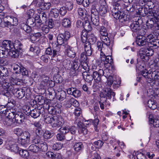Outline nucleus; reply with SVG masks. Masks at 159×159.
Listing matches in <instances>:
<instances>
[{"mask_svg": "<svg viewBox=\"0 0 159 159\" xmlns=\"http://www.w3.org/2000/svg\"><path fill=\"white\" fill-rule=\"evenodd\" d=\"M152 72L151 78L152 79L151 82L149 84L151 86H158L159 85V71H156L154 69V70H152L151 71Z\"/></svg>", "mask_w": 159, "mask_h": 159, "instance_id": "10", "label": "nucleus"}, {"mask_svg": "<svg viewBox=\"0 0 159 159\" xmlns=\"http://www.w3.org/2000/svg\"><path fill=\"white\" fill-rule=\"evenodd\" d=\"M18 153L20 155L24 158L27 159L29 157V153L26 150L21 149L19 150Z\"/></svg>", "mask_w": 159, "mask_h": 159, "instance_id": "50", "label": "nucleus"}, {"mask_svg": "<svg viewBox=\"0 0 159 159\" xmlns=\"http://www.w3.org/2000/svg\"><path fill=\"white\" fill-rule=\"evenodd\" d=\"M25 118L24 113L16 108L15 119L16 122L17 123L21 124L24 122Z\"/></svg>", "mask_w": 159, "mask_h": 159, "instance_id": "16", "label": "nucleus"}, {"mask_svg": "<svg viewBox=\"0 0 159 159\" xmlns=\"http://www.w3.org/2000/svg\"><path fill=\"white\" fill-rule=\"evenodd\" d=\"M98 8L99 5L97 3H95L92 5L91 10V15L98 16L99 11L98 10Z\"/></svg>", "mask_w": 159, "mask_h": 159, "instance_id": "27", "label": "nucleus"}, {"mask_svg": "<svg viewBox=\"0 0 159 159\" xmlns=\"http://www.w3.org/2000/svg\"><path fill=\"white\" fill-rule=\"evenodd\" d=\"M137 14L141 16H144L146 15L149 16H156L157 19H159V9L157 10L154 9L148 11L147 8L145 7H140L139 8L138 11H136Z\"/></svg>", "mask_w": 159, "mask_h": 159, "instance_id": "5", "label": "nucleus"}, {"mask_svg": "<svg viewBox=\"0 0 159 159\" xmlns=\"http://www.w3.org/2000/svg\"><path fill=\"white\" fill-rule=\"evenodd\" d=\"M88 41H87L88 42H89L90 44H93L94 43L97 41V38L93 34H91L89 35L88 37Z\"/></svg>", "mask_w": 159, "mask_h": 159, "instance_id": "52", "label": "nucleus"}, {"mask_svg": "<svg viewBox=\"0 0 159 159\" xmlns=\"http://www.w3.org/2000/svg\"><path fill=\"white\" fill-rule=\"evenodd\" d=\"M15 92V94L19 99L22 98L25 95V92L22 89H17Z\"/></svg>", "mask_w": 159, "mask_h": 159, "instance_id": "33", "label": "nucleus"}, {"mask_svg": "<svg viewBox=\"0 0 159 159\" xmlns=\"http://www.w3.org/2000/svg\"><path fill=\"white\" fill-rule=\"evenodd\" d=\"M91 20L93 25L96 26H98L99 25V15H91Z\"/></svg>", "mask_w": 159, "mask_h": 159, "instance_id": "47", "label": "nucleus"}, {"mask_svg": "<svg viewBox=\"0 0 159 159\" xmlns=\"http://www.w3.org/2000/svg\"><path fill=\"white\" fill-rule=\"evenodd\" d=\"M80 74H83L84 72H87L89 70V67L88 65V62H83L80 63Z\"/></svg>", "mask_w": 159, "mask_h": 159, "instance_id": "23", "label": "nucleus"}, {"mask_svg": "<svg viewBox=\"0 0 159 159\" xmlns=\"http://www.w3.org/2000/svg\"><path fill=\"white\" fill-rule=\"evenodd\" d=\"M119 7L116 8V7H114L111 10V13L112 15L114 17L116 20H118L120 18V13L123 12V11H120L119 10Z\"/></svg>", "mask_w": 159, "mask_h": 159, "instance_id": "24", "label": "nucleus"}, {"mask_svg": "<svg viewBox=\"0 0 159 159\" xmlns=\"http://www.w3.org/2000/svg\"><path fill=\"white\" fill-rule=\"evenodd\" d=\"M137 37L136 43L139 46H144V48H141L139 56L143 61L146 62L148 60L149 57L152 56L153 54L152 48L154 45L150 42L148 43L146 40V37L144 35L138 34Z\"/></svg>", "mask_w": 159, "mask_h": 159, "instance_id": "1", "label": "nucleus"}, {"mask_svg": "<svg viewBox=\"0 0 159 159\" xmlns=\"http://www.w3.org/2000/svg\"><path fill=\"white\" fill-rule=\"evenodd\" d=\"M103 143H104L102 140H98L94 142L93 145L98 148L100 149L102 148Z\"/></svg>", "mask_w": 159, "mask_h": 159, "instance_id": "60", "label": "nucleus"}, {"mask_svg": "<svg viewBox=\"0 0 159 159\" xmlns=\"http://www.w3.org/2000/svg\"><path fill=\"white\" fill-rule=\"evenodd\" d=\"M20 28L28 34H30L32 31L31 26L25 23L20 24Z\"/></svg>", "mask_w": 159, "mask_h": 159, "instance_id": "26", "label": "nucleus"}, {"mask_svg": "<svg viewBox=\"0 0 159 159\" xmlns=\"http://www.w3.org/2000/svg\"><path fill=\"white\" fill-rule=\"evenodd\" d=\"M65 120L64 119L61 117L59 118H54L51 124L52 127L55 129H57L60 127L65 126L64 125Z\"/></svg>", "mask_w": 159, "mask_h": 159, "instance_id": "11", "label": "nucleus"}, {"mask_svg": "<svg viewBox=\"0 0 159 159\" xmlns=\"http://www.w3.org/2000/svg\"><path fill=\"white\" fill-rule=\"evenodd\" d=\"M122 2V0H116L115 1L114 0L112 3L113 6L114 7H117L120 8V9H121V6L125 5L124 4L121 2Z\"/></svg>", "mask_w": 159, "mask_h": 159, "instance_id": "62", "label": "nucleus"}, {"mask_svg": "<svg viewBox=\"0 0 159 159\" xmlns=\"http://www.w3.org/2000/svg\"><path fill=\"white\" fill-rule=\"evenodd\" d=\"M146 37V40H147V42L148 43L149 42H150V43L154 45L153 46V47L154 46H157V44L155 43L154 40L155 39L153 38L154 37L152 34H149L147 35V36Z\"/></svg>", "mask_w": 159, "mask_h": 159, "instance_id": "42", "label": "nucleus"}, {"mask_svg": "<svg viewBox=\"0 0 159 159\" xmlns=\"http://www.w3.org/2000/svg\"><path fill=\"white\" fill-rule=\"evenodd\" d=\"M97 29L99 31V36L102 41L103 42L105 45H106L107 47H108L111 49L113 44L112 43L111 44L110 39L108 37V34L106 28L103 26H100L99 30L98 28Z\"/></svg>", "mask_w": 159, "mask_h": 159, "instance_id": "4", "label": "nucleus"}, {"mask_svg": "<svg viewBox=\"0 0 159 159\" xmlns=\"http://www.w3.org/2000/svg\"><path fill=\"white\" fill-rule=\"evenodd\" d=\"M33 12H31V14L30 15V17L28 18L26 21V23L29 25H30L32 26L35 25V21L34 17L31 16L34 14V11L32 10Z\"/></svg>", "mask_w": 159, "mask_h": 159, "instance_id": "36", "label": "nucleus"}, {"mask_svg": "<svg viewBox=\"0 0 159 159\" xmlns=\"http://www.w3.org/2000/svg\"><path fill=\"white\" fill-rule=\"evenodd\" d=\"M152 72H150L149 73V71L146 69H144V70H143L141 72V75L143 79H145L146 81L148 83H150L152 81V78H151L152 76V74L151 73Z\"/></svg>", "mask_w": 159, "mask_h": 159, "instance_id": "20", "label": "nucleus"}, {"mask_svg": "<svg viewBox=\"0 0 159 159\" xmlns=\"http://www.w3.org/2000/svg\"><path fill=\"white\" fill-rule=\"evenodd\" d=\"M8 51L3 48H0V57L2 56L3 58H7L8 56Z\"/></svg>", "mask_w": 159, "mask_h": 159, "instance_id": "59", "label": "nucleus"}, {"mask_svg": "<svg viewBox=\"0 0 159 159\" xmlns=\"http://www.w3.org/2000/svg\"><path fill=\"white\" fill-rule=\"evenodd\" d=\"M111 71H110L109 69L107 68L104 70V76L107 79V84L106 87H111V83L112 82V80L113 76L111 75Z\"/></svg>", "mask_w": 159, "mask_h": 159, "instance_id": "15", "label": "nucleus"}, {"mask_svg": "<svg viewBox=\"0 0 159 159\" xmlns=\"http://www.w3.org/2000/svg\"><path fill=\"white\" fill-rule=\"evenodd\" d=\"M3 84L2 86L4 89H8L9 91H11L13 89V87L11 85L10 83L7 82L6 80H2Z\"/></svg>", "mask_w": 159, "mask_h": 159, "instance_id": "44", "label": "nucleus"}, {"mask_svg": "<svg viewBox=\"0 0 159 159\" xmlns=\"http://www.w3.org/2000/svg\"><path fill=\"white\" fill-rule=\"evenodd\" d=\"M29 139H26L23 138L18 139V143L19 144L24 147H27L29 144Z\"/></svg>", "mask_w": 159, "mask_h": 159, "instance_id": "34", "label": "nucleus"}, {"mask_svg": "<svg viewBox=\"0 0 159 159\" xmlns=\"http://www.w3.org/2000/svg\"><path fill=\"white\" fill-rule=\"evenodd\" d=\"M35 102H38L39 105H42L44 102V98L41 95L36 96L35 98Z\"/></svg>", "mask_w": 159, "mask_h": 159, "instance_id": "49", "label": "nucleus"}, {"mask_svg": "<svg viewBox=\"0 0 159 159\" xmlns=\"http://www.w3.org/2000/svg\"><path fill=\"white\" fill-rule=\"evenodd\" d=\"M48 110L49 113L52 115H55L56 114V111L55 108L52 106H49L46 109Z\"/></svg>", "mask_w": 159, "mask_h": 159, "instance_id": "58", "label": "nucleus"}, {"mask_svg": "<svg viewBox=\"0 0 159 159\" xmlns=\"http://www.w3.org/2000/svg\"><path fill=\"white\" fill-rule=\"evenodd\" d=\"M70 37V34L68 31H65L63 34H59L57 37V43L62 45L66 42Z\"/></svg>", "mask_w": 159, "mask_h": 159, "instance_id": "8", "label": "nucleus"}, {"mask_svg": "<svg viewBox=\"0 0 159 159\" xmlns=\"http://www.w3.org/2000/svg\"><path fill=\"white\" fill-rule=\"evenodd\" d=\"M16 108H15L11 109L10 111H8L7 116H7V117L9 118V119H11L12 120H13V119H15V115L16 114Z\"/></svg>", "mask_w": 159, "mask_h": 159, "instance_id": "35", "label": "nucleus"}, {"mask_svg": "<svg viewBox=\"0 0 159 159\" xmlns=\"http://www.w3.org/2000/svg\"><path fill=\"white\" fill-rule=\"evenodd\" d=\"M8 112V110L6 107L3 106H0V114L5 116H7Z\"/></svg>", "mask_w": 159, "mask_h": 159, "instance_id": "63", "label": "nucleus"}, {"mask_svg": "<svg viewBox=\"0 0 159 159\" xmlns=\"http://www.w3.org/2000/svg\"><path fill=\"white\" fill-rule=\"evenodd\" d=\"M102 41V42L98 41L97 42V47L98 48V50L100 51L101 53L102 52L103 53H104L106 52V47L107 48H109L110 50H111V48L110 49L108 47H107L106 45H105L103 42Z\"/></svg>", "mask_w": 159, "mask_h": 159, "instance_id": "30", "label": "nucleus"}, {"mask_svg": "<svg viewBox=\"0 0 159 159\" xmlns=\"http://www.w3.org/2000/svg\"><path fill=\"white\" fill-rule=\"evenodd\" d=\"M43 131L41 129V128H35L30 131V133H32V135L36 134V136H38L39 137H41L43 136Z\"/></svg>", "mask_w": 159, "mask_h": 159, "instance_id": "28", "label": "nucleus"}, {"mask_svg": "<svg viewBox=\"0 0 159 159\" xmlns=\"http://www.w3.org/2000/svg\"><path fill=\"white\" fill-rule=\"evenodd\" d=\"M85 54L88 56H90L92 53L93 49L91 47V45L88 42L84 43Z\"/></svg>", "mask_w": 159, "mask_h": 159, "instance_id": "22", "label": "nucleus"}, {"mask_svg": "<svg viewBox=\"0 0 159 159\" xmlns=\"http://www.w3.org/2000/svg\"><path fill=\"white\" fill-rule=\"evenodd\" d=\"M23 48V44L20 42H18L14 43L13 48H11L8 51V55H9L12 58H16L18 57L20 53H21Z\"/></svg>", "mask_w": 159, "mask_h": 159, "instance_id": "6", "label": "nucleus"}, {"mask_svg": "<svg viewBox=\"0 0 159 159\" xmlns=\"http://www.w3.org/2000/svg\"><path fill=\"white\" fill-rule=\"evenodd\" d=\"M111 87H105L104 89L103 90L100 94L101 100L102 101L103 103L105 102V105H110V103L107 100H111L112 97H113V101L116 100L115 98L116 93L113 92L111 89Z\"/></svg>", "mask_w": 159, "mask_h": 159, "instance_id": "3", "label": "nucleus"}, {"mask_svg": "<svg viewBox=\"0 0 159 159\" xmlns=\"http://www.w3.org/2000/svg\"><path fill=\"white\" fill-rule=\"evenodd\" d=\"M148 106L151 109H156L157 107V104L154 101V100H149L148 102Z\"/></svg>", "mask_w": 159, "mask_h": 159, "instance_id": "48", "label": "nucleus"}, {"mask_svg": "<svg viewBox=\"0 0 159 159\" xmlns=\"http://www.w3.org/2000/svg\"><path fill=\"white\" fill-rule=\"evenodd\" d=\"M53 135V133L51 132L48 130H46L43 133V137L45 139H49L51 138Z\"/></svg>", "mask_w": 159, "mask_h": 159, "instance_id": "64", "label": "nucleus"}, {"mask_svg": "<svg viewBox=\"0 0 159 159\" xmlns=\"http://www.w3.org/2000/svg\"><path fill=\"white\" fill-rule=\"evenodd\" d=\"M66 54L67 56L70 58H74L75 56L76 53L75 51L72 48L67 45L66 49Z\"/></svg>", "mask_w": 159, "mask_h": 159, "instance_id": "31", "label": "nucleus"}, {"mask_svg": "<svg viewBox=\"0 0 159 159\" xmlns=\"http://www.w3.org/2000/svg\"><path fill=\"white\" fill-rule=\"evenodd\" d=\"M80 62L79 61V59L76 57L73 62L72 69L71 74L73 76H75L80 74Z\"/></svg>", "mask_w": 159, "mask_h": 159, "instance_id": "9", "label": "nucleus"}, {"mask_svg": "<svg viewBox=\"0 0 159 159\" xmlns=\"http://www.w3.org/2000/svg\"><path fill=\"white\" fill-rule=\"evenodd\" d=\"M59 44L52 43V50H53V53L55 54L56 57L58 56L60 54V52L61 49V46Z\"/></svg>", "mask_w": 159, "mask_h": 159, "instance_id": "25", "label": "nucleus"}, {"mask_svg": "<svg viewBox=\"0 0 159 159\" xmlns=\"http://www.w3.org/2000/svg\"><path fill=\"white\" fill-rule=\"evenodd\" d=\"M82 75L85 80L87 82L91 83L93 80V75H90L88 72H84L83 74Z\"/></svg>", "mask_w": 159, "mask_h": 159, "instance_id": "37", "label": "nucleus"}, {"mask_svg": "<svg viewBox=\"0 0 159 159\" xmlns=\"http://www.w3.org/2000/svg\"><path fill=\"white\" fill-rule=\"evenodd\" d=\"M120 18H119V19H118V20H119V21L121 22H123L124 21H126L129 20V16L126 15L123 12H122V13H120Z\"/></svg>", "mask_w": 159, "mask_h": 159, "instance_id": "45", "label": "nucleus"}, {"mask_svg": "<svg viewBox=\"0 0 159 159\" xmlns=\"http://www.w3.org/2000/svg\"><path fill=\"white\" fill-rule=\"evenodd\" d=\"M66 93L64 90H61V91L58 92L57 95V98L60 101H63L66 99Z\"/></svg>", "mask_w": 159, "mask_h": 159, "instance_id": "40", "label": "nucleus"}, {"mask_svg": "<svg viewBox=\"0 0 159 159\" xmlns=\"http://www.w3.org/2000/svg\"><path fill=\"white\" fill-rule=\"evenodd\" d=\"M23 66L21 64H15L13 66L14 72L11 75L10 80L13 85H21L23 80L20 79L21 72Z\"/></svg>", "mask_w": 159, "mask_h": 159, "instance_id": "2", "label": "nucleus"}, {"mask_svg": "<svg viewBox=\"0 0 159 159\" xmlns=\"http://www.w3.org/2000/svg\"><path fill=\"white\" fill-rule=\"evenodd\" d=\"M66 91L68 94L72 95L75 98H78L81 96V93L80 91L76 88H69L67 89Z\"/></svg>", "mask_w": 159, "mask_h": 159, "instance_id": "17", "label": "nucleus"}, {"mask_svg": "<svg viewBox=\"0 0 159 159\" xmlns=\"http://www.w3.org/2000/svg\"><path fill=\"white\" fill-rule=\"evenodd\" d=\"M9 20L12 26H16L18 24V19L16 17L12 16H10Z\"/></svg>", "mask_w": 159, "mask_h": 159, "instance_id": "56", "label": "nucleus"}, {"mask_svg": "<svg viewBox=\"0 0 159 159\" xmlns=\"http://www.w3.org/2000/svg\"><path fill=\"white\" fill-rule=\"evenodd\" d=\"M68 128H65L63 126L61 127L58 130L59 133L57 135V138L58 140L62 141L66 139L65 135L68 131Z\"/></svg>", "mask_w": 159, "mask_h": 159, "instance_id": "14", "label": "nucleus"}, {"mask_svg": "<svg viewBox=\"0 0 159 159\" xmlns=\"http://www.w3.org/2000/svg\"><path fill=\"white\" fill-rule=\"evenodd\" d=\"M87 56H88L84 52H82L80 54V57L79 61L80 62V63L83 62H88L89 59Z\"/></svg>", "mask_w": 159, "mask_h": 159, "instance_id": "54", "label": "nucleus"}, {"mask_svg": "<svg viewBox=\"0 0 159 159\" xmlns=\"http://www.w3.org/2000/svg\"><path fill=\"white\" fill-rule=\"evenodd\" d=\"M14 46L12 42L9 40H4L2 43L0 48H2L9 51L11 48H13Z\"/></svg>", "mask_w": 159, "mask_h": 159, "instance_id": "18", "label": "nucleus"}, {"mask_svg": "<svg viewBox=\"0 0 159 159\" xmlns=\"http://www.w3.org/2000/svg\"><path fill=\"white\" fill-rule=\"evenodd\" d=\"M62 25L64 27L68 28L71 25V22L69 19L65 18L62 20Z\"/></svg>", "mask_w": 159, "mask_h": 159, "instance_id": "46", "label": "nucleus"}, {"mask_svg": "<svg viewBox=\"0 0 159 159\" xmlns=\"http://www.w3.org/2000/svg\"><path fill=\"white\" fill-rule=\"evenodd\" d=\"M100 56L101 61L104 62V66L108 65L107 63H110L113 62L112 57L109 55L106 56L104 53H100Z\"/></svg>", "mask_w": 159, "mask_h": 159, "instance_id": "19", "label": "nucleus"}, {"mask_svg": "<svg viewBox=\"0 0 159 159\" xmlns=\"http://www.w3.org/2000/svg\"><path fill=\"white\" fill-rule=\"evenodd\" d=\"M159 57L155 59L153 61V63L150 65V68H152V70H154V69H158L159 65Z\"/></svg>", "mask_w": 159, "mask_h": 159, "instance_id": "51", "label": "nucleus"}, {"mask_svg": "<svg viewBox=\"0 0 159 159\" xmlns=\"http://www.w3.org/2000/svg\"><path fill=\"white\" fill-rule=\"evenodd\" d=\"M8 71L7 68L2 65L0 66V75L3 77H6L8 75Z\"/></svg>", "mask_w": 159, "mask_h": 159, "instance_id": "41", "label": "nucleus"}, {"mask_svg": "<svg viewBox=\"0 0 159 159\" xmlns=\"http://www.w3.org/2000/svg\"><path fill=\"white\" fill-rule=\"evenodd\" d=\"M65 128L68 129V131L67 132V134L69 133L70 135L68 136L67 138L68 140H70L73 139V138H75V135L77 131V128L76 127L74 126H70L68 125H66L63 126Z\"/></svg>", "mask_w": 159, "mask_h": 159, "instance_id": "13", "label": "nucleus"}, {"mask_svg": "<svg viewBox=\"0 0 159 159\" xmlns=\"http://www.w3.org/2000/svg\"><path fill=\"white\" fill-rule=\"evenodd\" d=\"M53 80L56 83H61L62 81V78L59 74L54 75L53 76Z\"/></svg>", "mask_w": 159, "mask_h": 159, "instance_id": "61", "label": "nucleus"}, {"mask_svg": "<svg viewBox=\"0 0 159 159\" xmlns=\"http://www.w3.org/2000/svg\"><path fill=\"white\" fill-rule=\"evenodd\" d=\"M40 113V111L38 107L37 108H35L31 110L30 116L34 118H36L39 116Z\"/></svg>", "mask_w": 159, "mask_h": 159, "instance_id": "38", "label": "nucleus"}, {"mask_svg": "<svg viewBox=\"0 0 159 159\" xmlns=\"http://www.w3.org/2000/svg\"><path fill=\"white\" fill-rule=\"evenodd\" d=\"M63 147V145L61 143L57 142L54 143L52 148L55 150H58L61 149Z\"/></svg>", "mask_w": 159, "mask_h": 159, "instance_id": "57", "label": "nucleus"}, {"mask_svg": "<svg viewBox=\"0 0 159 159\" xmlns=\"http://www.w3.org/2000/svg\"><path fill=\"white\" fill-rule=\"evenodd\" d=\"M89 32L85 30H83L81 32V41L83 43H84L86 42H88L86 40L88 39V32Z\"/></svg>", "mask_w": 159, "mask_h": 159, "instance_id": "39", "label": "nucleus"}, {"mask_svg": "<svg viewBox=\"0 0 159 159\" xmlns=\"http://www.w3.org/2000/svg\"><path fill=\"white\" fill-rule=\"evenodd\" d=\"M97 67L94 65L92 66V69L93 70V78L94 81L96 83H99L101 81V76L98 73L97 71L95 70H97Z\"/></svg>", "mask_w": 159, "mask_h": 159, "instance_id": "21", "label": "nucleus"}, {"mask_svg": "<svg viewBox=\"0 0 159 159\" xmlns=\"http://www.w3.org/2000/svg\"><path fill=\"white\" fill-rule=\"evenodd\" d=\"M107 13V10L106 6H100L99 7V14L101 16H105Z\"/></svg>", "mask_w": 159, "mask_h": 159, "instance_id": "53", "label": "nucleus"}, {"mask_svg": "<svg viewBox=\"0 0 159 159\" xmlns=\"http://www.w3.org/2000/svg\"><path fill=\"white\" fill-rule=\"evenodd\" d=\"M6 148L16 153H18L19 151V148L16 144L12 141H7L5 144Z\"/></svg>", "mask_w": 159, "mask_h": 159, "instance_id": "12", "label": "nucleus"}, {"mask_svg": "<svg viewBox=\"0 0 159 159\" xmlns=\"http://www.w3.org/2000/svg\"><path fill=\"white\" fill-rule=\"evenodd\" d=\"M84 148V145L81 142H75L74 145V149L77 152L82 151Z\"/></svg>", "mask_w": 159, "mask_h": 159, "instance_id": "29", "label": "nucleus"}, {"mask_svg": "<svg viewBox=\"0 0 159 159\" xmlns=\"http://www.w3.org/2000/svg\"><path fill=\"white\" fill-rule=\"evenodd\" d=\"M141 19L138 18L137 21H134L129 26L132 31L134 33H136L137 35H144L145 33L144 29L142 28V25L139 23Z\"/></svg>", "mask_w": 159, "mask_h": 159, "instance_id": "7", "label": "nucleus"}, {"mask_svg": "<svg viewBox=\"0 0 159 159\" xmlns=\"http://www.w3.org/2000/svg\"><path fill=\"white\" fill-rule=\"evenodd\" d=\"M53 52L52 48H51V47H48L47 48L45 51V53L46 55H49L52 58L56 57Z\"/></svg>", "mask_w": 159, "mask_h": 159, "instance_id": "55", "label": "nucleus"}, {"mask_svg": "<svg viewBox=\"0 0 159 159\" xmlns=\"http://www.w3.org/2000/svg\"><path fill=\"white\" fill-rule=\"evenodd\" d=\"M137 63L136 64V69L137 71L138 70L140 72L144 69L145 67V65L143 63L141 64V62L140 61H139L138 59L137 60Z\"/></svg>", "mask_w": 159, "mask_h": 159, "instance_id": "43", "label": "nucleus"}, {"mask_svg": "<svg viewBox=\"0 0 159 159\" xmlns=\"http://www.w3.org/2000/svg\"><path fill=\"white\" fill-rule=\"evenodd\" d=\"M152 115H149V120L150 123L155 127H159V120L157 119L152 118Z\"/></svg>", "mask_w": 159, "mask_h": 159, "instance_id": "32", "label": "nucleus"}]
</instances>
